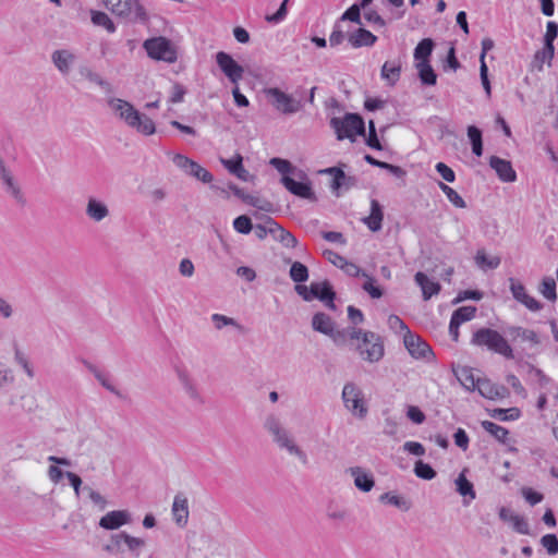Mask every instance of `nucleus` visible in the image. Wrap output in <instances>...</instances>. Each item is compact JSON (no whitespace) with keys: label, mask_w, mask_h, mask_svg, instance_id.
Masks as SVG:
<instances>
[{"label":"nucleus","mask_w":558,"mask_h":558,"mask_svg":"<svg viewBox=\"0 0 558 558\" xmlns=\"http://www.w3.org/2000/svg\"><path fill=\"white\" fill-rule=\"evenodd\" d=\"M108 105L128 126L135 129L138 133L148 136L156 132L154 121L146 114L136 110L129 101L120 98H111L108 100Z\"/></svg>","instance_id":"obj_1"},{"label":"nucleus","mask_w":558,"mask_h":558,"mask_svg":"<svg viewBox=\"0 0 558 558\" xmlns=\"http://www.w3.org/2000/svg\"><path fill=\"white\" fill-rule=\"evenodd\" d=\"M264 428L272 436V441L280 448L296 457L302 464L308 463V458L291 437L290 433L281 425L280 420L271 414L264 422Z\"/></svg>","instance_id":"obj_2"},{"label":"nucleus","mask_w":558,"mask_h":558,"mask_svg":"<svg viewBox=\"0 0 558 558\" xmlns=\"http://www.w3.org/2000/svg\"><path fill=\"white\" fill-rule=\"evenodd\" d=\"M471 344L486 348L507 360H513L515 357L511 345L504 336L492 328L483 327L473 332Z\"/></svg>","instance_id":"obj_3"},{"label":"nucleus","mask_w":558,"mask_h":558,"mask_svg":"<svg viewBox=\"0 0 558 558\" xmlns=\"http://www.w3.org/2000/svg\"><path fill=\"white\" fill-rule=\"evenodd\" d=\"M102 3L112 14L128 23L146 24L149 20L138 0H102Z\"/></svg>","instance_id":"obj_4"},{"label":"nucleus","mask_w":558,"mask_h":558,"mask_svg":"<svg viewBox=\"0 0 558 558\" xmlns=\"http://www.w3.org/2000/svg\"><path fill=\"white\" fill-rule=\"evenodd\" d=\"M330 126L333 129L337 140H350L355 142L356 136H365V121L359 113L347 112L342 118L330 119Z\"/></svg>","instance_id":"obj_5"},{"label":"nucleus","mask_w":558,"mask_h":558,"mask_svg":"<svg viewBox=\"0 0 558 558\" xmlns=\"http://www.w3.org/2000/svg\"><path fill=\"white\" fill-rule=\"evenodd\" d=\"M363 361L376 363L385 354L384 341L379 335L374 331L363 330L359 340H355L353 348Z\"/></svg>","instance_id":"obj_6"},{"label":"nucleus","mask_w":558,"mask_h":558,"mask_svg":"<svg viewBox=\"0 0 558 558\" xmlns=\"http://www.w3.org/2000/svg\"><path fill=\"white\" fill-rule=\"evenodd\" d=\"M143 48L149 58L157 61L173 63L178 59L177 50L171 40L163 36L146 39L143 44Z\"/></svg>","instance_id":"obj_7"},{"label":"nucleus","mask_w":558,"mask_h":558,"mask_svg":"<svg viewBox=\"0 0 558 558\" xmlns=\"http://www.w3.org/2000/svg\"><path fill=\"white\" fill-rule=\"evenodd\" d=\"M265 94L271 106L282 114H294L303 108L302 99H296L278 87L266 88Z\"/></svg>","instance_id":"obj_8"},{"label":"nucleus","mask_w":558,"mask_h":558,"mask_svg":"<svg viewBox=\"0 0 558 558\" xmlns=\"http://www.w3.org/2000/svg\"><path fill=\"white\" fill-rule=\"evenodd\" d=\"M344 407L360 420L367 416L368 408L364 401L363 391L352 381L347 383L342 389Z\"/></svg>","instance_id":"obj_9"},{"label":"nucleus","mask_w":558,"mask_h":558,"mask_svg":"<svg viewBox=\"0 0 558 558\" xmlns=\"http://www.w3.org/2000/svg\"><path fill=\"white\" fill-rule=\"evenodd\" d=\"M403 343L409 354L415 360H425L432 362L435 360V353L430 345L418 335L407 330L403 336Z\"/></svg>","instance_id":"obj_10"},{"label":"nucleus","mask_w":558,"mask_h":558,"mask_svg":"<svg viewBox=\"0 0 558 558\" xmlns=\"http://www.w3.org/2000/svg\"><path fill=\"white\" fill-rule=\"evenodd\" d=\"M216 63L220 71L227 76V78L233 84L238 85L243 78L244 68L239 64L231 54L225 51L216 53Z\"/></svg>","instance_id":"obj_11"},{"label":"nucleus","mask_w":558,"mask_h":558,"mask_svg":"<svg viewBox=\"0 0 558 558\" xmlns=\"http://www.w3.org/2000/svg\"><path fill=\"white\" fill-rule=\"evenodd\" d=\"M172 161L178 168L203 183H210L214 180V175L207 169L184 155H174Z\"/></svg>","instance_id":"obj_12"},{"label":"nucleus","mask_w":558,"mask_h":558,"mask_svg":"<svg viewBox=\"0 0 558 558\" xmlns=\"http://www.w3.org/2000/svg\"><path fill=\"white\" fill-rule=\"evenodd\" d=\"M280 181L291 194L304 199L316 201V195L310 181H296L290 175H283Z\"/></svg>","instance_id":"obj_13"},{"label":"nucleus","mask_w":558,"mask_h":558,"mask_svg":"<svg viewBox=\"0 0 558 558\" xmlns=\"http://www.w3.org/2000/svg\"><path fill=\"white\" fill-rule=\"evenodd\" d=\"M131 513L128 510H112L101 517L98 524L105 530L112 531L131 523Z\"/></svg>","instance_id":"obj_14"},{"label":"nucleus","mask_w":558,"mask_h":558,"mask_svg":"<svg viewBox=\"0 0 558 558\" xmlns=\"http://www.w3.org/2000/svg\"><path fill=\"white\" fill-rule=\"evenodd\" d=\"M317 299L326 304L330 310L336 308V292L328 280L322 282H312V300Z\"/></svg>","instance_id":"obj_15"},{"label":"nucleus","mask_w":558,"mask_h":558,"mask_svg":"<svg viewBox=\"0 0 558 558\" xmlns=\"http://www.w3.org/2000/svg\"><path fill=\"white\" fill-rule=\"evenodd\" d=\"M177 375L184 392L193 401V403L203 405L205 400L199 393L197 386L190 376L189 372L185 368H177Z\"/></svg>","instance_id":"obj_16"},{"label":"nucleus","mask_w":558,"mask_h":558,"mask_svg":"<svg viewBox=\"0 0 558 558\" xmlns=\"http://www.w3.org/2000/svg\"><path fill=\"white\" fill-rule=\"evenodd\" d=\"M361 333L362 329L356 327H347L339 330L332 328V332L329 333V337L337 347H349L351 350L355 340H359L361 337Z\"/></svg>","instance_id":"obj_17"},{"label":"nucleus","mask_w":558,"mask_h":558,"mask_svg":"<svg viewBox=\"0 0 558 558\" xmlns=\"http://www.w3.org/2000/svg\"><path fill=\"white\" fill-rule=\"evenodd\" d=\"M489 166L496 171L500 181L512 183L517 180V172L509 160L498 156H492L489 158Z\"/></svg>","instance_id":"obj_18"},{"label":"nucleus","mask_w":558,"mask_h":558,"mask_svg":"<svg viewBox=\"0 0 558 558\" xmlns=\"http://www.w3.org/2000/svg\"><path fill=\"white\" fill-rule=\"evenodd\" d=\"M494 48V40L489 37H485L482 40V51L480 54V77L482 85L485 89L487 97L492 95V86L490 81L488 78V66L486 64L485 58L489 50Z\"/></svg>","instance_id":"obj_19"},{"label":"nucleus","mask_w":558,"mask_h":558,"mask_svg":"<svg viewBox=\"0 0 558 558\" xmlns=\"http://www.w3.org/2000/svg\"><path fill=\"white\" fill-rule=\"evenodd\" d=\"M76 60V56L69 49H57L51 54V61L62 75H68L72 65Z\"/></svg>","instance_id":"obj_20"},{"label":"nucleus","mask_w":558,"mask_h":558,"mask_svg":"<svg viewBox=\"0 0 558 558\" xmlns=\"http://www.w3.org/2000/svg\"><path fill=\"white\" fill-rule=\"evenodd\" d=\"M0 181L4 186V191L11 195L19 205H26V198L9 169L4 172H0Z\"/></svg>","instance_id":"obj_21"},{"label":"nucleus","mask_w":558,"mask_h":558,"mask_svg":"<svg viewBox=\"0 0 558 558\" xmlns=\"http://www.w3.org/2000/svg\"><path fill=\"white\" fill-rule=\"evenodd\" d=\"M348 41L353 48L372 47L377 41V36L364 27H359L348 34Z\"/></svg>","instance_id":"obj_22"},{"label":"nucleus","mask_w":558,"mask_h":558,"mask_svg":"<svg viewBox=\"0 0 558 558\" xmlns=\"http://www.w3.org/2000/svg\"><path fill=\"white\" fill-rule=\"evenodd\" d=\"M477 391L482 397L489 400L502 399L509 395V391L505 386L494 384L486 378L480 380Z\"/></svg>","instance_id":"obj_23"},{"label":"nucleus","mask_w":558,"mask_h":558,"mask_svg":"<svg viewBox=\"0 0 558 558\" xmlns=\"http://www.w3.org/2000/svg\"><path fill=\"white\" fill-rule=\"evenodd\" d=\"M414 280L422 290L424 301L429 300L432 296L437 295L440 292V283L429 279L428 276L422 271H417L415 274Z\"/></svg>","instance_id":"obj_24"},{"label":"nucleus","mask_w":558,"mask_h":558,"mask_svg":"<svg viewBox=\"0 0 558 558\" xmlns=\"http://www.w3.org/2000/svg\"><path fill=\"white\" fill-rule=\"evenodd\" d=\"M172 515L175 524L183 527L189 520V502L183 494L175 495L172 505Z\"/></svg>","instance_id":"obj_25"},{"label":"nucleus","mask_w":558,"mask_h":558,"mask_svg":"<svg viewBox=\"0 0 558 558\" xmlns=\"http://www.w3.org/2000/svg\"><path fill=\"white\" fill-rule=\"evenodd\" d=\"M267 223L272 226L271 236L288 248H294L298 245V239L288 230L279 226L272 218L267 217Z\"/></svg>","instance_id":"obj_26"},{"label":"nucleus","mask_w":558,"mask_h":558,"mask_svg":"<svg viewBox=\"0 0 558 558\" xmlns=\"http://www.w3.org/2000/svg\"><path fill=\"white\" fill-rule=\"evenodd\" d=\"M402 64L400 60L386 61L380 71V77L387 86H395L401 76Z\"/></svg>","instance_id":"obj_27"},{"label":"nucleus","mask_w":558,"mask_h":558,"mask_svg":"<svg viewBox=\"0 0 558 558\" xmlns=\"http://www.w3.org/2000/svg\"><path fill=\"white\" fill-rule=\"evenodd\" d=\"M384 220V209L380 203L373 198L371 199V214L369 216L363 218V222L367 226V228L377 232L383 228Z\"/></svg>","instance_id":"obj_28"},{"label":"nucleus","mask_w":558,"mask_h":558,"mask_svg":"<svg viewBox=\"0 0 558 558\" xmlns=\"http://www.w3.org/2000/svg\"><path fill=\"white\" fill-rule=\"evenodd\" d=\"M223 167L238 179L247 182L252 175L243 166V158L240 154H236L233 158L221 159Z\"/></svg>","instance_id":"obj_29"},{"label":"nucleus","mask_w":558,"mask_h":558,"mask_svg":"<svg viewBox=\"0 0 558 558\" xmlns=\"http://www.w3.org/2000/svg\"><path fill=\"white\" fill-rule=\"evenodd\" d=\"M350 474L354 477V485L363 493H368L375 485V480L372 473L364 472L360 466L349 469Z\"/></svg>","instance_id":"obj_30"},{"label":"nucleus","mask_w":558,"mask_h":558,"mask_svg":"<svg viewBox=\"0 0 558 558\" xmlns=\"http://www.w3.org/2000/svg\"><path fill=\"white\" fill-rule=\"evenodd\" d=\"M86 215L94 221H101L109 215V209L105 203L90 197L86 206Z\"/></svg>","instance_id":"obj_31"},{"label":"nucleus","mask_w":558,"mask_h":558,"mask_svg":"<svg viewBox=\"0 0 558 558\" xmlns=\"http://www.w3.org/2000/svg\"><path fill=\"white\" fill-rule=\"evenodd\" d=\"M312 327L315 331L329 336L332 332L333 322L329 315L318 312L312 318Z\"/></svg>","instance_id":"obj_32"},{"label":"nucleus","mask_w":558,"mask_h":558,"mask_svg":"<svg viewBox=\"0 0 558 558\" xmlns=\"http://www.w3.org/2000/svg\"><path fill=\"white\" fill-rule=\"evenodd\" d=\"M468 137L471 143L472 153L476 157L483 155V133L482 130L475 125H469L466 130Z\"/></svg>","instance_id":"obj_33"},{"label":"nucleus","mask_w":558,"mask_h":558,"mask_svg":"<svg viewBox=\"0 0 558 558\" xmlns=\"http://www.w3.org/2000/svg\"><path fill=\"white\" fill-rule=\"evenodd\" d=\"M555 57V48H549L547 50V46L544 45L542 49L537 50L534 53L533 60H532V66L536 69L537 71H543L544 63L547 61L548 65L551 64V61Z\"/></svg>","instance_id":"obj_34"},{"label":"nucleus","mask_w":558,"mask_h":558,"mask_svg":"<svg viewBox=\"0 0 558 558\" xmlns=\"http://www.w3.org/2000/svg\"><path fill=\"white\" fill-rule=\"evenodd\" d=\"M78 74L88 80L89 82L98 85L106 92H111V85L109 82L104 80L98 73L94 72L89 66L87 65H80L78 68Z\"/></svg>","instance_id":"obj_35"},{"label":"nucleus","mask_w":558,"mask_h":558,"mask_svg":"<svg viewBox=\"0 0 558 558\" xmlns=\"http://www.w3.org/2000/svg\"><path fill=\"white\" fill-rule=\"evenodd\" d=\"M418 77L423 85L433 86L437 83V74L435 73L429 60L424 63H417Z\"/></svg>","instance_id":"obj_36"},{"label":"nucleus","mask_w":558,"mask_h":558,"mask_svg":"<svg viewBox=\"0 0 558 558\" xmlns=\"http://www.w3.org/2000/svg\"><path fill=\"white\" fill-rule=\"evenodd\" d=\"M489 416L507 422V421H515L521 417V410L519 408H509V409H501V408H495L493 410H487Z\"/></svg>","instance_id":"obj_37"},{"label":"nucleus","mask_w":558,"mask_h":558,"mask_svg":"<svg viewBox=\"0 0 558 558\" xmlns=\"http://www.w3.org/2000/svg\"><path fill=\"white\" fill-rule=\"evenodd\" d=\"M434 41L430 38L422 39L416 47L414 48V59L418 61V63H424L425 60H429V57L434 49Z\"/></svg>","instance_id":"obj_38"},{"label":"nucleus","mask_w":558,"mask_h":558,"mask_svg":"<svg viewBox=\"0 0 558 558\" xmlns=\"http://www.w3.org/2000/svg\"><path fill=\"white\" fill-rule=\"evenodd\" d=\"M481 425L484 428V430L494 436L499 442L504 445L507 444L509 430L506 427L500 426L490 421H483Z\"/></svg>","instance_id":"obj_39"},{"label":"nucleus","mask_w":558,"mask_h":558,"mask_svg":"<svg viewBox=\"0 0 558 558\" xmlns=\"http://www.w3.org/2000/svg\"><path fill=\"white\" fill-rule=\"evenodd\" d=\"M126 532L111 534L110 542L104 546V550L109 554L123 553V545H125Z\"/></svg>","instance_id":"obj_40"},{"label":"nucleus","mask_w":558,"mask_h":558,"mask_svg":"<svg viewBox=\"0 0 558 558\" xmlns=\"http://www.w3.org/2000/svg\"><path fill=\"white\" fill-rule=\"evenodd\" d=\"M289 276L295 283H303L308 279V268L301 262H293L289 270Z\"/></svg>","instance_id":"obj_41"},{"label":"nucleus","mask_w":558,"mask_h":558,"mask_svg":"<svg viewBox=\"0 0 558 558\" xmlns=\"http://www.w3.org/2000/svg\"><path fill=\"white\" fill-rule=\"evenodd\" d=\"M458 378L462 386L470 391H474L475 389H477L480 380H482L481 378H475L472 368L466 366L461 368Z\"/></svg>","instance_id":"obj_42"},{"label":"nucleus","mask_w":558,"mask_h":558,"mask_svg":"<svg viewBox=\"0 0 558 558\" xmlns=\"http://www.w3.org/2000/svg\"><path fill=\"white\" fill-rule=\"evenodd\" d=\"M90 19L95 25L106 28L109 33H114L117 29L109 15L102 11L93 10L90 12Z\"/></svg>","instance_id":"obj_43"},{"label":"nucleus","mask_w":558,"mask_h":558,"mask_svg":"<svg viewBox=\"0 0 558 558\" xmlns=\"http://www.w3.org/2000/svg\"><path fill=\"white\" fill-rule=\"evenodd\" d=\"M438 186L440 191L447 196L448 201L457 208H465L466 203L462 196L452 187L444 182H439Z\"/></svg>","instance_id":"obj_44"},{"label":"nucleus","mask_w":558,"mask_h":558,"mask_svg":"<svg viewBox=\"0 0 558 558\" xmlns=\"http://www.w3.org/2000/svg\"><path fill=\"white\" fill-rule=\"evenodd\" d=\"M457 492L463 497H470L475 499L476 494L473 484L465 477L463 473H460L456 478Z\"/></svg>","instance_id":"obj_45"},{"label":"nucleus","mask_w":558,"mask_h":558,"mask_svg":"<svg viewBox=\"0 0 558 558\" xmlns=\"http://www.w3.org/2000/svg\"><path fill=\"white\" fill-rule=\"evenodd\" d=\"M541 294L548 301L557 300L556 281L553 277H544L539 286Z\"/></svg>","instance_id":"obj_46"},{"label":"nucleus","mask_w":558,"mask_h":558,"mask_svg":"<svg viewBox=\"0 0 558 558\" xmlns=\"http://www.w3.org/2000/svg\"><path fill=\"white\" fill-rule=\"evenodd\" d=\"M365 9L364 7H361L359 2L353 3L350 5L342 15L338 19L340 22L350 21L352 23L362 25V16H361V10Z\"/></svg>","instance_id":"obj_47"},{"label":"nucleus","mask_w":558,"mask_h":558,"mask_svg":"<svg viewBox=\"0 0 558 558\" xmlns=\"http://www.w3.org/2000/svg\"><path fill=\"white\" fill-rule=\"evenodd\" d=\"M379 499L380 501L395 506L401 509L402 511H408L411 507L410 502L405 498L399 495H395L390 492L384 493Z\"/></svg>","instance_id":"obj_48"},{"label":"nucleus","mask_w":558,"mask_h":558,"mask_svg":"<svg viewBox=\"0 0 558 558\" xmlns=\"http://www.w3.org/2000/svg\"><path fill=\"white\" fill-rule=\"evenodd\" d=\"M229 187L232 191L233 195L239 197L245 204L259 209H264V207L259 204L260 201L258 197L245 193L243 189L239 187L235 184H231Z\"/></svg>","instance_id":"obj_49"},{"label":"nucleus","mask_w":558,"mask_h":558,"mask_svg":"<svg viewBox=\"0 0 558 558\" xmlns=\"http://www.w3.org/2000/svg\"><path fill=\"white\" fill-rule=\"evenodd\" d=\"M414 474L422 480L430 481L436 477L437 473L430 464L422 460H417L414 464Z\"/></svg>","instance_id":"obj_50"},{"label":"nucleus","mask_w":558,"mask_h":558,"mask_svg":"<svg viewBox=\"0 0 558 558\" xmlns=\"http://www.w3.org/2000/svg\"><path fill=\"white\" fill-rule=\"evenodd\" d=\"M320 173L330 174L332 177L330 187L336 196H339L340 179L344 178V171L340 167H329L322 170Z\"/></svg>","instance_id":"obj_51"},{"label":"nucleus","mask_w":558,"mask_h":558,"mask_svg":"<svg viewBox=\"0 0 558 558\" xmlns=\"http://www.w3.org/2000/svg\"><path fill=\"white\" fill-rule=\"evenodd\" d=\"M475 306H462L453 311L451 319L458 322L459 324H463L465 322L473 319L475 317Z\"/></svg>","instance_id":"obj_52"},{"label":"nucleus","mask_w":558,"mask_h":558,"mask_svg":"<svg viewBox=\"0 0 558 558\" xmlns=\"http://www.w3.org/2000/svg\"><path fill=\"white\" fill-rule=\"evenodd\" d=\"M558 37V23L555 21H548L546 25V33L544 35L543 41L544 45L547 46V50L549 48H555L554 41Z\"/></svg>","instance_id":"obj_53"},{"label":"nucleus","mask_w":558,"mask_h":558,"mask_svg":"<svg viewBox=\"0 0 558 558\" xmlns=\"http://www.w3.org/2000/svg\"><path fill=\"white\" fill-rule=\"evenodd\" d=\"M269 163L283 175H289V173H293L295 171V167L287 160L279 157H274L270 159Z\"/></svg>","instance_id":"obj_54"},{"label":"nucleus","mask_w":558,"mask_h":558,"mask_svg":"<svg viewBox=\"0 0 558 558\" xmlns=\"http://www.w3.org/2000/svg\"><path fill=\"white\" fill-rule=\"evenodd\" d=\"M366 281L363 283L362 288L365 292L369 294L372 299H380L384 295V290L376 284V280L366 275Z\"/></svg>","instance_id":"obj_55"},{"label":"nucleus","mask_w":558,"mask_h":558,"mask_svg":"<svg viewBox=\"0 0 558 558\" xmlns=\"http://www.w3.org/2000/svg\"><path fill=\"white\" fill-rule=\"evenodd\" d=\"M233 228L241 234H248L253 230V223L248 216L241 215L233 220Z\"/></svg>","instance_id":"obj_56"},{"label":"nucleus","mask_w":558,"mask_h":558,"mask_svg":"<svg viewBox=\"0 0 558 558\" xmlns=\"http://www.w3.org/2000/svg\"><path fill=\"white\" fill-rule=\"evenodd\" d=\"M288 4L289 0H283L278 10L274 14H267L265 20L274 25L281 23L288 14Z\"/></svg>","instance_id":"obj_57"},{"label":"nucleus","mask_w":558,"mask_h":558,"mask_svg":"<svg viewBox=\"0 0 558 558\" xmlns=\"http://www.w3.org/2000/svg\"><path fill=\"white\" fill-rule=\"evenodd\" d=\"M542 546L550 556L558 554V537L556 534H545L541 538Z\"/></svg>","instance_id":"obj_58"},{"label":"nucleus","mask_w":558,"mask_h":558,"mask_svg":"<svg viewBox=\"0 0 558 558\" xmlns=\"http://www.w3.org/2000/svg\"><path fill=\"white\" fill-rule=\"evenodd\" d=\"M344 38L345 35L343 29L341 28V22L337 20L332 26V32L329 36V44L331 47L339 46L343 43Z\"/></svg>","instance_id":"obj_59"},{"label":"nucleus","mask_w":558,"mask_h":558,"mask_svg":"<svg viewBox=\"0 0 558 558\" xmlns=\"http://www.w3.org/2000/svg\"><path fill=\"white\" fill-rule=\"evenodd\" d=\"M511 525L517 533L530 535V525L524 517L515 514V517L511 518Z\"/></svg>","instance_id":"obj_60"},{"label":"nucleus","mask_w":558,"mask_h":558,"mask_svg":"<svg viewBox=\"0 0 558 558\" xmlns=\"http://www.w3.org/2000/svg\"><path fill=\"white\" fill-rule=\"evenodd\" d=\"M435 170L446 182L453 183L456 181L454 171L445 162H437Z\"/></svg>","instance_id":"obj_61"},{"label":"nucleus","mask_w":558,"mask_h":558,"mask_svg":"<svg viewBox=\"0 0 558 558\" xmlns=\"http://www.w3.org/2000/svg\"><path fill=\"white\" fill-rule=\"evenodd\" d=\"M14 360L15 362L21 365L23 367V369L25 371V373L27 374L28 377L33 378L34 377V371L27 360V357L25 356V354L19 349V347H15V350H14Z\"/></svg>","instance_id":"obj_62"},{"label":"nucleus","mask_w":558,"mask_h":558,"mask_svg":"<svg viewBox=\"0 0 558 558\" xmlns=\"http://www.w3.org/2000/svg\"><path fill=\"white\" fill-rule=\"evenodd\" d=\"M510 291L518 302L522 303L529 294L525 291V287L513 278H510Z\"/></svg>","instance_id":"obj_63"},{"label":"nucleus","mask_w":558,"mask_h":558,"mask_svg":"<svg viewBox=\"0 0 558 558\" xmlns=\"http://www.w3.org/2000/svg\"><path fill=\"white\" fill-rule=\"evenodd\" d=\"M211 320L218 330L222 329L225 326H234L240 328V325L233 318L222 314H213Z\"/></svg>","instance_id":"obj_64"}]
</instances>
